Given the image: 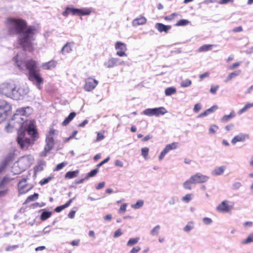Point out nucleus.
Listing matches in <instances>:
<instances>
[{
    "label": "nucleus",
    "instance_id": "obj_1",
    "mask_svg": "<svg viewBox=\"0 0 253 253\" xmlns=\"http://www.w3.org/2000/svg\"><path fill=\"white\" fill-rule=\"evenodd\" d=\"M37 31L35 26H28L26 21L17 19V34H18L19 44L25 51L32 52L34 47L32 42L35 40L34 36Z\"/></svg>",
    "mask_w": 253,
    "mask_h": 253
},
{
    "label": "nucleus",
    "instance_id": "obj_2",
    "mask_svg": "<svg viewBox=\"0 0 253 253\" xmlns=\"http://www.w3.org/2000/svg\"><path fill=\"white\" fill-rule=\"evenodd\" d=\"M26 68L28 71V78L31 81H36L40 85L43 82V79L40 76V70L37 69V62L30 59L26 62Z\"/></svg>",
    "mask_w": 253,
    "mask_h": 253
},
{
    "label": "nucleus",
    "instance_id": "obj_3",
    "mask_svg": "<svg viewBox=\"0 0 253 253\" xmlns=\"http://www.w3.org/2000/svg\"><path fill=\"white\" fill-rule=\"evenodd\" d=\"M12 114V106L6 101L0 99V124Z\"/></svg>",
    "mask_w": 253,
    "mask_h": 253
},
{
    "label": "nucleus",
    "instance_id": "obj_4",
    "mask_svg": "<svg viewBox=\"0 0 253 253\" xmlns=\"http://www.w3.org/2000/svg\"><path fill=\"white\" fill-rule=\"evenodd\" d=\"M16 87L14 84L4 83L0 85V94L8 97H14V91Z\"/></svg>",
    "mask_w": 253,
    "mask_h": 253
},
{
    "label": "nucleus",
    "instance_id": "obj_5",
    "mask_svg": "<svg viewBox=\"0 0 253 253\" xmlns=\"http://www.w3.org/2000/svg\"><path fill=\"white\" fill-rule=\"evenodd\" d=\"M24 133L23 134L19 133L17 137V141L21 149L27 150L30 146L34 144V142L29 138H24Z\"/></svg>",
    "mask_w": 253,
    "mask_h": 253
},
{
    "label": "nucleus",
    "instance_id": "obj_6",
    "mask_svg": "<svg viewBox=\"0 0 253 253\" xmlns=\"http://www.w3.org/2000/svg\"><path fill=\"white\" fill-rule=\"evenodd\" d=\"M168 112L166 109L164 107H160L159 108H148L143 111V114L148 116H155L159 117L161 115H164Z\"/></svg>",
    "mask_w": 253,
    "mask_h": 253
},
{
    "label": "nucleus",
    "instance_id": "obj_7",
    "mask_svg": "<svg viewBox=\"0 0 253 253\" xmlns=\"http://www.w3.org/2000/svg\"><path fill=\"white\" fill-rule=\"evenodd\" d=\"M98 84L95 79L89 77L85 79L84 89L86 91H91L93 90Z\"/></svg>",
    "mask_w": 253,
    "mask_h": 253
},
{
    "label": "nucleus",
    "instance_id": "obj_8",
    "mask_svg": "<svg viewBox=\"0 0 253 253\" xmlns=\"http://www.w3.org/2000/svg\"><path fill=\"white\" fill-rule=\"evenodd\" d=\"M230 204L228 201H223L216 207V210L220 212H229L233 208V205Z\"/></svg>",
    "mask_w": 253,
    "mask_h": 253
},
{
    "label": "nucleus",
    "instance_id": "obj_9",
    "mask_svg": "<svg viewBox=\"0 0 253 253\" xmlns=\"http://www.w3.org/2000/svg\"><path fill=\"white\" fill-rule=\"evenodd\" d=\"M26 130L28 135L31 136L30 139L35 143V141L39 138V135L34 124L33 123H30L28 125Z\"/></svg>",
    "mask_w": 253,
    "mask_h": 253
},
{
    "label": "nucleus",
    "instance_id": "obj_10",
    "mask_svg": "<svg viewBox=\"0 0 253 253\" xmlns=\"http://www.w3.org/2000/svg\"><path fill=\"white\" fill-rule=\"evenodd\" d=\"M115 49L117 50V55L120 57L126 56V45L121 42H117L115 43Z\"/></svg>",
    "mask_w": 253,
    "mask_h": 253
},
{
    "label": "nucleus",
    "instance_id": "obj_11",
    "mask_svg": "<svg viewBox=\"0 0 253 253\" xmlns=\"http://www.w3.org/2000/svg\"><path fill=\"white\" fill-rule=\"evenodd\" d=\"M191 180L194 182V184L202 183L207 182L209 177L208 176L203 175L201 173H197L191 176Z\"/></svg>",
    "mask_w": 253,
    "mask_h": 253
},
{
    "label": "nucleus",
    "instance_id": "obj_12",
    "mask_svg": "<svg viewBox=\"0 0 253 253\" xmlns=\"http://www.w3.org/2000/svg\"><path fill=\"white\" fill-rule=\"evenodd\" d=\"M178 146V143L177 142H173L171 144H169L166 146L165 148L160 153V155L159 156V160H162L166 154H167L169 151L172 150H174L177 148Z\"/></svg>",
    "mask_w": 253,
    "mask_h": 253
},
{
    "label": "nucleus",
    "instance_id": "obj_13",
    "mask_svg": "<svg viewBox=\"0 0 253 253\" xmlns=\"http://www.w3.org/2000/svg\"><path fill=\"white\" fill-rule=\"evenodd\" d=\"M46 144L44 146L43 151L42 152V156H45L48 152H49L53 148L54 145V138L46 137L45 139Z\"/></svg>",
    "mask_w": 253,
    "mask_h": 253
},
{
    "label": "nucleus",
    "instance_id": "obj_14",
    "mask_svg": "<svg viewBox=\"0 0 253 253\" xmlns=\"http://www.w3.org/2000/svg\"><path fill=\"white\" fill-rule=\"evenodd\" d=\"M7 27L10 35H14L16 33V19L8 18L7 20Z\"/></svg>",
    "mask_w": 253,
    "mask_h": 253
},
{
    "label": "nucleus",
    "instance_id": "obj_15",
    "mask_svg": "<svg viewBox=\"0 0 253 253\" xmlns=\"http://www.w3.org/2000/svg\"><path fill=\"white\" fill-rule=\"evenodd\" d=\"M15 115V114H14L13 115L12 117L10 120H8L5 126V130L8 133L12 132L14 130V127L16 124L14 119Z\"/></svg>",
    "mask_w": 253,
    "mask_h": 253
},
{
    "label": "nucleus",
    "instance_id": "obj_16",
    "mask_svg": "<svg viewBox=\"0 0 253 253\" xmlns=\"http://www.w3.org/2000/svg\"><path fill=\"white\" fill-rule=\"evenodd\" d=\"M249 138V136L247 134L240 133L237 135L234 136L232 140L231 143L233 144H235L239 142H244L246 139Z\"/></svg>",
    "mask_w": 253,
    "mask_h": 253
},
{
    "label": "nucleus",
    "instance_id": "obj_17",
    "mask_svg": "<svg viewBox=\"0 0 253 253\" xmlns=\"http://www.w3.org/2000/svg\"><path fill=\"white\" fill-rule=\"evenodd\" d=\"M75 15L78 16H84V15H88L91 12V9L90 8H75Z\"/></svg>",
    "mask_w": 253,
    "mask_h": 253
},
{
    "label": "nucleus",
    "instance_id": "obj_18",
    "mask_svg": "<svg viewBox=\"0 0 253 253\" xmlns=\"http://www.w3.org/2000/svg\"><path fill=\"white\" fill-rule=\"evenodd\" d=\"M57 61L55 60H51L47 62L42 64V67L44 70H51L56 66Z\"/></svg>",
    "mask_w": 253,
    "mask_h": 253
},
{
    "label": "nucleus",
    "instance_id": "obj_19",
    "mask_svg": "<svg viewBox=\"0 0 253 253\" xmlns=\"http://www.w3.org/2000/svg\"><path fill=\"white\" fill-rule=\"evenodd\" d=\"M15 157V151L14 150H13L12 152L10 153L9 155L7 156V157L6 158L5 160L3 161V162L2 164V167L0 168V171L2 169H3L5 166H6L7 164L10 161L14 160Z\"/></svg>",
    "mask_w": 253,
    "mask_h": 253
},
{
    "label": "nucleus",
    "instance_id": "obj_20",
    "mask_svg": "<svg viewBox=\"0 0 253 253\" xmlns=\"http://www.w3.org/2000/svg\"><path fill=\"white\" fill-rule=\"evenodd\" d=\"M118 61L119 59L117 58H110L105 63V66L108 68H113L117 65Z\"/></svg>",
    "mask_w": 253,
    "mask_h": 253
},
{
    "label": "nucleus",
    "instance_id": "obj_21",
    "mask_svg": "<svg viewBox=\"0 0 253 253\" xmlns=\"http://www.w3.org/2000/svg\"><path fill=\"white\" fill-rule=\"evenodd\" d=\"M155 27L160 32H165L166 33H167L171 28L170 26L165 25L162 23H157Z\"/></svg>",
    "mask_w": 253,
    "mask_h": 253
},
{
    "label": "nucleus",
    "instance_id": "obj_22",
    "mask_svg": "<svg viewBox=\"0 0 253 253\" xmlns=\"http://www.w3.org/2000/svg\"><path fill=\"white\" fill-rule=\"evenodd\" d=\"M147 20L145 17L143 16H140L138 18H135L132 21V25L134 26H137L140 25H143L146 23Z\"/></svg>",
    "mask_w": 253,
    "mask_h": 253
},
{
    "label": "nucleus",
    "instance_id": "obj_23",
    "mask_svg": "<svg viewBox=\"0 0 253 253\" xmlns=\"http://www.w3.org/2000/svg\"><path fill=\"white\" fill-rule=\"evenodd\" d=\"M31 113V109L30 107H27L25 108H22L17 110V115L21 116H27Z\"/></svg>",
    "mask_w": 253,
    "mask_h": 253
},
{
    "label": "nucleus",
    "instance_id": "obj_24",
    "mask_svg": "<svg viewBox=\"0 0 253 253\" xmlns=\"http://www.w3.org/2000/svg\"><path fill=\"white\" fill-rule=\"evenodd\" d=\"M74 44V42H67L62 48V53L63 54H67L70 53L72 51V47Z\"/></svg>",
    "mask_w": 253,
    "mask_h": 253
},
{
    "label": "nucleus",
    "instance_id": "obj_25",
    "mask_svg": "<svg viewBox=\"0 0 253 253\" xmlns=\"http://www.w3.org/2000/svg\"><path fill=\"white\" fill-rule=\"evenodd\" d=\"M76 113L75 112H71L68 116L65 118L64 121L62 122V125L63 126H66L68 125L76 117Z\"/></svg>",
    "mask_w": 253,
    "mask_h": 253
},
{
    "label": "nucleus",
    "instance_id": "obj_26",
    "mask_svg": "<svg viewBox=\"0 0 253 253\" xmlns=\"http://www.w3.org/2000/svg\"><path fill=\"white\" fill-rule=\"evenodd\" d=\"M17 166L19 167L20 172L24 170L27 167V161L25 163H23V159L22 158L19 159L17 161Z\"/></svg>",
    "mask_w": 253,
    "mask_h": 253
},
{
    "label": "nucleus",
    "instance_id": "obj_27",
    "mask_svg": "<svg viewBox=\"0 0 253 253\" xmlns=\"http://www.w3.org/2000/svg\"><path fill=\"white\" fill-rule=\"evenodd\" d=\"M73 200V199H70L64 205L57 207L54 210L55 211H56L57 212H59L61 211L62 210H64L65 208L68 207L70 205V204L72 203Z\"/></svg>",
    "mask_w": 253,
    "mask_h": 253
},
{
    "label": "nucleus",
    "instance_id": "obj_28",
    "mask_svg": "<svg viewBox=\"0 0 253 253\" xmlns=\"http://www.w3.org/2000/svg\"><path fill=\"white\" fill-rule=\"evenodd\" d=\"M241 70H238L230 73L226 77L224 82H228L229 81L232 80L233 79L238 76L241 73Z\"/></svg>",
    "mask_w": 253,
    "mask_h": 253
},
{
    "label": "nucleus",
    "instance_id": "obj_29",
    "mask_svg": "<svg viewBox=\"0 0 253 253\" xmlns=\"http://www.w3.org/2000/svg\"><path fill=\"white\" fill-rule=\"evenodd\" d=\"M79 172V170H76L74 171H69L66 173L65 175V178L71 179L77 176Z\"/></svg>",
    "mask_w": 253,
    "mask_h": 253
},
{
    "label": "nucleus",
    "instance_id": "obj_30",
    "mask_svg": "<svg viewBox=\"0 0 253 253\" xmlns=\"http://www.w3.org/2000/svg\"><path fill=\"white\" fill-rule=\"evenodd\" d=\"M69 14L75 15V8L67 7L65 11L62 12V15L64 17H67Z\"/></svg>",
    "mask_w": 253,
    "mask_h": 253
},
{
    "label": "nucleus",
    "instance_id": "obj_31",
    "mask_svg": "<svg viewBox=\"0 0 253 253\" xmlns=\"http://www.w3.org/2000/svg\"><path fill=\"white\" fill-rule=\"evenodd\" d=\"M214 45L213 44H204L200 47L198 49V51L199 52H206L209 50H211L212 49V47Z\"/></svg>",
    "mask_w": 253,
    "mask_h": 253
},
{
    "label": "nucleus",
    "instance_id": "obj_32",
    "mask_svg": "<svg viewBox=\"0 0 253 253\" xmlns=\"http://www.w3.org/2000/svg\"><path fill=\"white\" fill-rule=\"evenodd\" d=\"M235 116V113L234 111H232L230 114L228 115H224L221 119V121L223 123H226L229 121V120L234 118Z\"/></svg>",
    "mask_w": 253,
    "mask_h": 253
},
{
    "label": "nucleus",
    "instance_id": "obj_33",
    "mask_svg": "<svg viewBox=\"0 0 253 253\" xmlns=\"http://www.w3.org/2000/svg\"><path fill=\"white\" fill-rule=\"evenodd\" d=\"M176 89L173 86L169 87L166 88L165 93L166 96H170L176 93Z\"/></svg>",
    "mask_w": 253,
    "mask_h": 253
},
{
    "label": "nucleus",
    "instance_id": "obj_34",
    "mask_svg": "<svg viewBox=\"0 0 253 253\" xmlns=\"http://www.w3.org/2000/svg\"><path fill=\"white\" fill-rule=\"evenodd\" d=\"M253 107V102L252 103H247L246 104L243 108L240 109L238 111L239 114H242L244 112L247 111L249 109Z\"/></svg>",
    "mask_w": 253,
    "mask_h": 253
},
{
    "label": "nucleus",
    "instance_id": "obj_35",
    "mask_svg": "<svg viewBox=\"0 0 253 253\" xmlns=\"http://www.w3.org/2000/svg\"><path fill=\"white\" fill-rule=\"evenodd\" d=\"M194 184V182L191 180V177L186 180L184 183H183V187L184 188L186 189L190 190L191 189V184Z\"/></svg>",
    "mask_w": 253,
    "mask_h": 253
},
{
    "label": "nucleus",
    "instance_id": "obj_36",
    "mask_svg": "<svg viewBox=\"0 0 253 253\" xmlns=\"http://www.w3.org/2000/svg\"><path fill=\"white\" fill-rule=\"evenodd\" d=\"M161 227L160 225H156L150 231V234L152 236H157L160 230Z\"/></svg>",
    "mask_w": 253,
    "mask_h": 253
},
{
    "label": "nucleus",
    "instance_id": "obj_37",
    "mask_svg": "<svg viewBox=\"0 0 253 253\" xmlns=\"http://www.w3.org/2000/svg\"><path fill=\"white\" fill-rule=\"evenodd\" d=\"M39 194L38 193H34L33 195L29 196L26 200L25 203H29L31 201H34L38 198Z\"/></svg>",
    "mask_w": 253,
    "mask_h": 253
},
{
    "label": "nucleus",
    "instance_id": "obj_38",
    "mask_svg": "<svg viewBox=\"0 0 253 253\" xmlns=\"http://www.w3.org/2000/svg\"><path fill=\"white\" fill-rule=\"evenodd\" d=\"M51 215V213L49 211H43L41 215V219L45 220L49 218Z\"/></svg>",
    "mask_w": 253,
    "mask_h": 253
},
{
    "label": "nucleus",
    "instance_id": "obj_39",
    "mask_svg": "<svg viewBox=\"0 0 253 253\" xmlns=\"http://www.w3.org/2000/svg\"><path fill=\"white\" fill-rule=\"evenodd\" d=\"M194 228V222L193 221L189 222L184 227L183 230L185 232H188Z\"/></svg>",
    "mask_w": 253,
    "mask_h": 253
},
{
    "label": "nucleus",
    "instance_id": "obj_40",
    "mask_svg": "<svg viewBox=\"0 0 253 253\" xmlns=\"http://www.w3.org/2000/svg\"><path fill=\"white\" fill-rule=\"evenodd\" d=\"M98 169L97 168L96 169H95L91 170L89 172H88L85 178L86 179H87L89 177H93V176H95L97 174V173H98Z\"/></svg>",
    "mask_w": 253,
    "mask_h": 253
},
{
    "label": "nucleus",
    "instance_id": "obj_41",
    "mask_svg": "<svg viewBox=\"0 0 253 253\" xmlns=\"http://www.w3.org/2000/svg\"><path fill=\"white\" fill-rule=\"evenodd\" d=\"M253 242V233L249 235L248 237L242 242L243 244H247Z\"/></svg>",
    "mask_w": 253,
    "mask_h": 253
},
{
    "label": "nucleus",
    "instance_id": "obj_42",
    "mask_svg": "<svg viewBox=\"0 0 253 253\" xmlns=\"http://www.w3.org/2000/svg\"><path fill=\"white\" fill-rule=\"evenodd\" d=\"M141 151L142 156L145 159H147L148 158V155L149 151V148L147 147L142 148Z\"/></svg>",
    "mask_w": 253,
    "mask_h": 253
},
{
    "label": "nucleus",
    "instance_id": "obj_43",
    "mask_svg": "<svg viewBox=\"0 0 253 253\" xmlns=\"http://www.w3.org/2000/svg\"><path fill=\"white\" fill-rule=\"evenodd\" d=\"M143 204L144 202L142 200H139L135 204L132 205L131 207L134 209H138L141 207Z\"/></svg>",
    "mask_w": 253,
    "mask_h": 253
},
{
    "label": "nucleus",
    "instance_id": "obj_44",
    "mask_svg": "<svg viewBox=\"0 0 253 253\" xmlns=\"http://www.w3.org/2000/svg\"><path fill=\"white\" fill-rule=\"evenodd\" d=\"M224 170V169L223 167H220L215 169L213 170V173L215 175H220Z\"/></svg>",
    "mask_w": 253,
    "mask_h": 253
},
{
    "label": "nucleus",
    "instance_id": "obj_45",
    "mask_svg": "<svg viewBox=\"0 0 253 253\" xmlns=\"http://www.w3.org/2000/svg\"><path fill=\"white\" fill-rule=\"evenodd\" d=\"M21 184H22L21 182H19L18 184V186L20 188L19 191L21 193L28 192L29 190H30L32 188V187L31 186L27 188L24 189L25 188V186H23Z\"/></svg>",
    "mask_w": 253,
    "mask_h": 253
},
{
    "label": "nucleus",
    "instance_id": "obj_46",
    "mask_svg": "<svg viewBox=\"0 0 253 253\" xmlns=\"http://www.w3.org/2000/svg\"><path fill=\"white\" fill-rule=\"evenodd\" d=\"M17 66L20 70H24L26 67V62L22 60H17Z\"/></svg>",
    "mask_w": 253,
    "mask_h": 253
},
{
    "label": "nucleus",
    "instance_id": "obj_47",
    "mask_svg": "<svg viewBox=\"0 0 253 253\" xmlns=\"http://www.w3.org/2000/svg\"><path fill=\"white\" fill-rule=\"evenodd\" d=\"M139 240V238H131L130 239L127 243V245L128 246H131L133 245L136 244Z\"/></svg>",
    "mask_w": 253,
    "mask_h": 253
},
{
    "label": "nucleus",
    "instance_id": "obj_48",
    "mask_svg": "<svg viewBox=\"0 0 253 253\" xmlns=\"http://www.w3.org/2000/svg\"><path fill=\"white\" fill-rule=\"evenodd\" d=\"M189 21L185 19H181L179 20L176 24V26H185L188 24Z\"/></svg>",
    "mask_w": 253,
    "mask_h": 253
},
{
    "label": "nucleus",
    "instance_id": "obj_49",
    "mask_svg": "<svg viewBox=\"0 0 253 253\" xmlns=\"http://www.w3.org/2000/svg\"><path fill=\"white\" fill-rule=\"evenodd\" d=\"M218 127L215 125H211L209 128V133L210 134H214L218 130Z\"/></svg>",
    "mask_w": 253,
    "mask_h": 253
},
{
    "label": "nucleus",
    "instance_id": "obj_50",
    "mask_svg": "<svg viewBox=\"0 0 253 253\" xmlns=\"http://www.w3.org/2000/svg\"><path fill=\"white\" fill-rule=\"evenodd\" d=\"M52 178H53L52 176H49L46 178H44V179H42V180H41L39 182V183L41 185H44V184L48 183Z\"/></svg>",
    "mask_w": 253,
    "mask_h": 253
},
{
    "label": "nucleus",
    "instance_id": "obj_51",
    "mask_svg": "<svg viewBox=\"0 0 253 253\" xmlns=\"http://www.w3.org/2000/svg\"><path fill=\"white\" fill-rule=\"evenodd\" d=\"M192 84V82L190 80H186L185 81H182L181 83V86L183 87H186L189 86Z\"/></svg>",
    "mask_w": 253,
    "mask_h": 253
},
{
    "label": "nucleus",
    "instance_id": "obj_52",
    "mask_svg": "<svg viewBox=\"0 0 253 253\" xmlns=\"http://www.w3.org/2000/svg\"><path fill=\"white\" fill-rule=\"evenodd\" d=\"M192 199V194H186L184 197H183L182 200L186 203L189 202Z\"/></svg>",
    "mask_w": 253,
    "mask_h": 253
},
{
    "label": "nucleus",
    "instance_id": "obj_53",
    "mask_svg": "<svg viewBox=\"0 0 253 253\" xmlns=\"http://www.w3.org/2000/svg\"><path fill=\"white\" fill-rule=\"evenodd\" d=\"M67 165L66 162H62L58 164L55 167L54 170L58 171Z\"/></svg>",
    "mask_w": 253,
    "mask_h": 253
},
{
    "label": "nucleus",
    "instance_id": "obj_54",
    "mask_svg": "<svg viewBox=\"0 0 253 253\" xmlns=\"http://www.w3.org/2000/svg\"><path fill=\"white\" fill-rule=\"evenodd\" d=\"M104 131H103V132L97 133V137L96 139V141H100L104 138Z\"/></svg>",
    "mask_w": 253,
    "mask_h": 253
},
{
    "label": "nucleus",
    "instance_id": "obj_55",
    "mask_svg": "<svg viewBox=\"0 0 253 253\" xmlns=\"http://www.w3.org/2000/svg\"><path fill=\"white\" fill-rule=\"evenodd\" d=\"M241 63H242V62H235V63H233V64H232L231 66H230L228 67V69L233 70V69L236 68L237 67H238V66H239Z\"/></svg>",
    "mask_w": 253,
    "mask_h": 253
},
{
    "label": "nucleus",
    "instance_id": "obj_56",
    "mask_svg": "<svg viewBox=\"0 0 253 253\" xmlns=\"http://www.w3.org/2000/svg\"><path fill=\"white\" fill-rule=\"evenodd\" d=\"M127 207V204L126 203L123 204L121 206L119 212L120 213H123L125 212L126 211Z\"/></svg>",
    "mask_w": 253,
    "mask_h": 253
},
{
    "label": "nucleus",
    "instance_id": "obj_57",
    "mask_svg": "<svg viewBox=\"0 0 253 253\" xmlns=\"http://www.w3.org/2000/svg\"><path fill=\"white\" fill-rule=\"evenodd\" d=\"M44 164H40L38 166H36L35 168V170L36 171H41L43 169V165Z\"/></svg>",
    "mask_w": 253,
    "mask_h": 253
},
{
    "label": "nucleus",
    "instance_id": "obj_58",
    "mask_svg": "<svg viewBox=\"0 0 253 253\" xmlns=\"http://www.w3.org/2000/svg\"><path fill=\"white\" fill-rule=\"evenodd\" d=\"M218 88H219V86L218 85H216V86L212 85L211 86V89H210L211 93L212 94L216 93V91L217 90Z\"/></svg>",
    "mask_w": 253,
    "mask_h": 253
},
{
    "label": "nucleus",
    "instance_id": "obj_59",
    "mask_svg": "<svg viewBox=\"0 0 253 253\" xmlns=\"http://www.w3.org/2000/svg\"><path fill=\"white\" fill-rule=\"evenodd\" d=\"M8 181V180L6 177H4L0 183V188H2L4 187L5 184Z\"/></svg>",
    "mask_w": 253,
    "mask_h": 253
},
{
    "label": "nucleus",
    "instance_id": "obj_60",
    "mask_svg": "<svg viewBox=\"0 0 253 253\" xmlns=\"http://www.w3.org/2000/svg\"><path fill=\"white\" fill-rule=\"evenodd\" d=\"M110 160V157H108L107 158H106L105 160L101 162L100 163L96 165L97 168H99L100 167L102 166L103 164L107 163Z\"/></svg>",
    "mask_w": 253,
    "mask_h": 253
},
{
    "label": "nucleus",
    "instance_id": "obj_61",
    "mask_svg": "<svg viewBox=\"0 0 253 253\" xmlns=\"http://www.w3.org/2000/svg\"><path fill=\"white\" fill-rule=\"evenodd\" d=\"M210 75V72H207L200 75L199 78L201 80H203L205 78H208Z\"/></svg>",
    "mask_w": 253,
    "mask_h": 253
},
{
    "label": "nucleus",
    "instance_id": "obj_62",
    "mask_svg": "<svg viewBox=\"0 0 253 253\" xmlns=\"http://www.w3.org/2000/svg\"><path fill=\"white\" fill-rule=\"evenodd\" d=\"M177 15V14H176L175 13H173L169 16H166L165 17V19L167 20H170L172 19L173 18H174V17Z\"/></svg>",
    "mask_w": 253,
    "mask_h": 253
},
{
    "label": "nucleus",
    "instance_id": "obj_63",
    "mask_svg": "<svg viewBox=\"0 0 253 253\" xmlns=\"http://www.w3.org/2000/svg\"><path fill=\"white\" fill-rule=\"evenodd\" d=\"M201 105L200 104H196L194 106L193 111L197 113L201 110Z\"/></svg>",
    "mask_w": 253,
    "mask_h": 253
},
{
    "label": "nucleus",
    "instance_id": "obj_64",
    "mask_svg": "<svg viewBox=\"0 0 253 253\" xmlns=\"http://www.w3.org/2000/svg\"><path fill=\"white\" fill-rule=\"evenodd\" d=\"M141 248L139 247H134L132 249V250L130 251L129 253H137L140 250Z\"/></svg>",
    "mask_w": 253,
    "mask_h": 253
}]
</instances>
